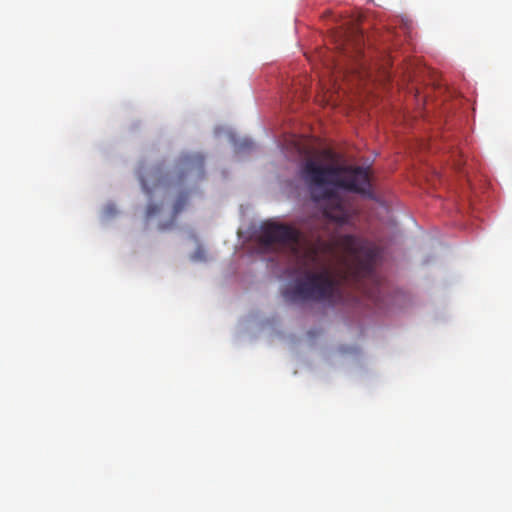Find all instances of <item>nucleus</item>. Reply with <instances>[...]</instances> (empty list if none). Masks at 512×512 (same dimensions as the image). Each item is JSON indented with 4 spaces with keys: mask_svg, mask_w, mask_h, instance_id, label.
Masks as SVG:
<instances>
[{
    "mask_svg": "<svg viewBox=\"0 0 512 512\" xmlns=\"http://www.w3.org/2000/svg\"><path fill=\"white\" fill-rule=\"evenodd\" d=\"M335 246L342 249L341 268L334 273L324 266L318 271L305 270L281 292L287 303H334L341 297V284L348 282L361 288L363 282L377 284L375 264L378 248L371 242L353 235H343L337 240L318 239L308 249V257L316 262L320 252L332 253Z\"/></svg>",
    "mask_w": 512,
    "mask_h": 512,
    "instance_id": "f257e3e1",
    "label": "nucleus"
},
{
    "mask_svg": "<svg viewBox=\"0 0 512 512\" xmlns=\"http://www.w3.org/2000/svg\"><path fill=\"white\" fill-rule=\"evenodd\" d=\"M324 154L329 162L307 159L301 166L300 177L312 201L327 202L323 210L324 217L345 224L349 221V213L338 191L344 190L372 199L370 171L368 167L339 163V156L330 150Z\"/></svg>",
    "mask_w": 512,
    "mask_h": 512,
    "instance_id": "f03ea898",
    "label": "nucleus"
},
{
    "mask_svg": "<svg viewBox=\"0 0 512 512\" xmlns=\"http://www.w3.org/2000/svg\"><path fill=\"white\" fill-rule=\"evenodd\" d=\"M301 233L296 228L275 222H266L260 228L259 244L264 249L289 247L294 254L299 252Z\"/></svg>",
    "mask_w": 512,
    "mask_h": 512,
    "instance_id": "7ed1b4c3",
    "label": "nucleus"
},
{
    "mask_svg": "<svg viewBox=\"0 0 512 512\" xmlns=\"http://www.w3.org/2000/svg\"><path fill=\"white\" fill-rule=\"evenodd\" d=\"M333 38L336 49L345 54L358 56L362 51L363 34L355 26L340 28L334 32Z\"/></svg>",
    "mask_w": 512,
    "mask_h": 512,
    "instance_id": "20e7f679",
    "label": "nucleus"
},
{
    "mask_svg": "<svg viewBox=\"0 0 512 512\" xmlns=\"http://www.w3.org/2000/svg\"><path fill=\"white\" fill-rule=\"evenodd\" d=\"M138 177L142 189L147 195H151L155 189H157L166 182V177L163 174L162 169L160 167H142L138 171Z\"/></svg>",
    "mask_w": 512,
    "mask_h": 512,
    "instance_id": "39448f33",
    "label": "nucleus"
},
{
    "mask_svg": "<svg viewBox=\"0 0 512 512\" xmlns=\"http://www.w3.org/2000/svg\"><path fill=\"white\" fill-rule=\"evenodd\" d=\"M188 204V194L187 193H181L174 205H173V217L176 218L179 213H181L185 207Z\"/></svg>",
    "mask_w": 512,
    "mask_h": 512,
    "instance_id": "423d86ee",
    "label": "nucleus"
},
{
    "mask_svg": "<svg viewBox=\"0 0 512 512\" xmlns=\"http://www.w3.org/2000/svg\"><path fill=\"white\" fill-rule=\"evenodd\" d=\"M161 208L157 204H149L146 209V218L151 219L160 212Z\"/></svg>",
    "mask_w": 512,
    "mask_h": 512,
    "instance_id": "0eeeda50",
    "label": "nucleus"
},
{
    "mask_svg": "<svg viewBox=\"0 0 512 512\" xmlns=\"http://www.w3.org/2000/svg\"><path fill=\"white\" fill-rule=\"evenodd\" d=\"M171 225H173V223H171L170 225H161L160 229H166L168 226H171Z\"/></svg>",
    "mask_w": 512,
    "mask_h": 512,
    "instance_id": "6e6552de",
    "label": "nucleus"
}]
</instances>
